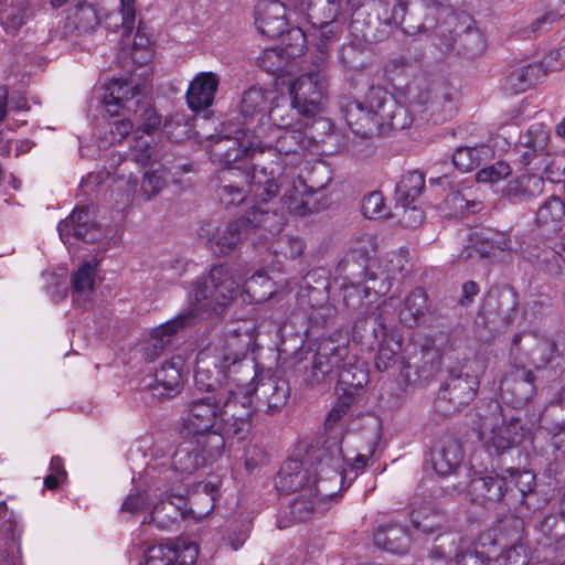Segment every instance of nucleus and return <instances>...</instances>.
I'll return each mask as SVG.
<instances>
[{
  "mask_svg": "<svg viewBox=\"0 0 565 565\" xmlns=\"http://www.w3.org/2000/svg\"><path fill=\"white\" fill-rule=\"evenodd\" d=\"M220 84L218 76L213 72L199 73L189 85L185 99L189 108L194 111L209 109L214 102Z\"/></svg>",
  "mask_w": 565,
  "mask_h": 565,
  "instance_id": "nucleus-27",
  "label": "nucleus"
},
{
  "mask_svg": "<svg viewBox=\"0 0 565 565\" xmlns=\"http://www.w3.org/2000/svg\"><path fill=\"white\" fill-rule=\"evenodd\" d=\"M526 258L537 270L552 277L562 275L565 269V256L552 246H529Z\"/></svg>",
  "mask_w": 565,
  "mask_h": 565,
  "instance_id": "nucleus-36",
  "label": "nucleus"
},
{
  "mask_svg": "<svg viewBox=\"0 0 565 565\" xmlns=\"http://www.w3.org/2000/svg\"><path fill=\"white\" fill-rule=\"evenodd\" d=\"M565 221V203L556 195L550 196L537 210L535 223L543 234L558 233Z\"/></svg>",
  "mask_w": 565,
  "mask_h": 565,
  "instance_id": "nucleus-37",
  "label": "nucleus"
},
{
  "mask_svg": "<svg viewBox=\"0 0 565 565\" xmlns=\"http://www.w3.org/2000/svg\"><path fill=\"white\" fill-rule=\"evenodd\" d=\"M457 19L459 22L451 31L454 35L449 49L458 56L468 60L481 56L486 51L487 42L481 31L476 28L475 19L465 12Z\"/></svg>",
  "mask_w": 565,
  "mask_h": 565,
  "instance_id": "nucleus-18",
  "label": "nucleus"
},
{
  "mask_svg": "<svg viewBox=\"0 0 565 565\" xmlns=\"http://www.w3.org/2000/svg\"><path fill=\"white\" fill-rule=\"evenodd\" d=\"M288 397L287 381L277 377L271 369L259 370L256 364L255 376L249 381V417L252 414L279 412L286 405Z\"/></svg>",
  "mask_w": 565,
  "mask_h": 565,
  "instance_id": "nucleus-11",
  "label": "nucleus"
},
{
  "mask_svg": "<svg viewBox=\"0 0 565 565\" xmlns=\"http://www.w3.org/2000/svg\"><path fill=\"white\" fill-rule=\"evenodd\" d=\"M500 391L502 397L509 398L515 406L529 403L536 391L532 371L524 366H514L501 380Z\"/></svg>",
  "mask_w": 565,
  "mask_h": 565,
  "instance_id": "nucleus-24",
  "label": "nucleus"
},
{
  "mask_svg": "<svg viewBox=\"0 0 565 565\" xmlns=\"http://www.w3.org/2000/svg\"><path fill=\"white\" fill-rule=\"evenodd\" d=\"M339 61L350 71L363 70L367 64L365 46L358 43L342 45L339 50Z\"/></svg>",
  "mask_w": 565,
  "mask_h": 565,
  "instance_id": "nucleus-57",
  "label": "nucleus"
},
{
  "mask_svg": "<svg viewBox=\"0 0 565 565\" xmlns=\"http://www.w3.org/2000/svg\"><path fill=\"white\" fill-rule=\"evenodd\" d=\"M467 499L475 505L487 510L499 507L515 510L519 513L534 510L530 499L534 495L535 475L525 469L509 467L501 473L473 471L469 473Z\"/></svg>",
  "mask_w": 565,
  "mask_h": 565,
  "instance_id": "nucleus-2",
  "label": "nucleus"
},
{
  "mask_svg": "<svg viewBox=\"0 0 565 565\" xmlns=\"http://www.w3.org/2000/svg\"><path fill=\"white\" fill-rule=\"evenodd\" d=\"M279 193L274 171L256 160L249 140V243H267L284 227L282 215L275 207Z\"/></svg>",
  "mask_w": 565,
  "mask_h": 565,
  "instance_id": "nucleus-4",
  "label": "nucleus"
},
{
  "mask_svg": "<svg viewBox=\"0 0 565 565\" xmlns=\"http://www.w3.org/2000/svg\"><path fill=\"white\" fill-rule=\"evenodd\" d=\"M511 174V167L504 161H497L493 164L480 169L476 174L478 182L494 183Z\"/></svg>",
  "mask_w": 565,
  "mask_h": 565,
  "instance_id": "nucleus-64",
  "label": "nucleus"
},
{
  "mask_svg": "<svg viewBox=\"0 0 565 565\" xmlns=\"http://www.w3.org/2000/svg\"><path fill=\"white\" fill-rule=\"evenodd\" d=\"M223 403L221 393L192 401L188 414L183 418L181 434L185 438L214 431L220 404Z\"/></svg>",
  "mask_w": 565,
  "mask_h": 565,
  "instance_id": "nucleus-17",
  "label": "nucleus"
},
{
  "mask_svg": "<svg viewBox=\"0 0 565 565\" xmlns=\"http://www.w3.org/2000/svg\"><path fill=\"white\" fill-rule=\"evenodd\" d=\"M167 184V180L161 171L149 170L143 174L140 193L145 200H151Z\"/></svg>",
  "mask_w": 565,
  "mask_h": 565,
  "instance_id": "nucleus-63",
  "label": "nucleus"
},
{
  "mask_svg": "<svg viewBox=\"0 0 565 565\" xmlns=\"http://www.w3.org/2000/svg\"><path fill=\"white\" fill-rule=\"evenodd\" d=\"M256 65L263 72L275 76L276 79H282L294 73L297 61L284 47H269L263 50L256 57Z\"/></svg>",
  "mask_w": 565,
  "mask_h": 565,
  "instance_id": "nucleus-34",
  "label": "nucleus"
},
{
  "mask_svg": "<svg viewBox=\"0 0 565 565\" xmlns=\"http://www.w3.org/2000/svg\"><path fill=\"white\" fill-rule=\"evenodd\" d=\"M288 3L303 14L312 28L333 24L343 7L339 0H288Z\"/></svg>",
  "mask_w": 565,
  "mask_h": 565,
  "instance_id": "nucleus-26",
  "label": "nucleus"
},
{
  "mask_svg": "<svg viewBox=\"0 0 565 565\" xmlns=\"http://www.w3.org/2000/svg\"><path fill=\"white\" fill-rule=\"evenodd\" d=\"M246 353H228L222 358L201 351L196 356L194 385L202 392H214L222 387V379H226L223 390L226 398L223 401L225 431L232 439L243 441L246 436L244 426L247 422V385L238 384L231 374L242 366Z\"/></svg>",
  "mask_w": 565,
  "mask_h": 565,
  "instance_id": "nucleus-1",
  "label": "nucleus"
},
{
  "mask_svg": "<svg viewBox=\"0 0 565 565\" xmlns=\"http://www.w3.org/2000/svg\"><path fill=\"white\" fill-rule=\"evenodd\" d=\"M546 76V70L541 62L529 63L507 71L503 88L510 94H520L534 86Z\"/></svg>",
  "mask_w": 565,
  "mask_h": 565,
  "instance_id": "nucleus-33",
  "label": "nucleus"
},
{
  "mask_svg": "<svg viewBox=\"0 0 565 565\" xmlns=\"http://www.w3.org/2000/svg\"><path fill=\"white\" fill-rule=\"evenodd\" d=\"M181 516H183V513L175 509L173 505L160 501L154 504L152 511L147 518H145L142 523H153L158 529L166 530L172 524H175Z\"/></svg>",
  "mask_w": 565,
  "mask_h": 565,
  "instance_id": "nucleus-53",
  "label": "nucleus"
},
{
  "mask_svg": "<svg viewBox=\"0 0 565 565\" xmlns=\"http://www.w3.org/2000/svg\"><path fill=\"white\" fill-rule=\"evenodd\" d=\"M544 186L542 177L525 173L509 180L502 190V196L513 204L527 203L540 196Z\"/></svg>",
  "mask_w": 565,
  "mask_h": 565,
  "instance_id": "nucleus-30",
  "label": "nucleus"
},
{
  "mask_svg": "<svg viewBox=\"0 0 565 565\" xmlns=\"http://www.w3.org/2000/svg\"><path fill=\"white\" fill-rule=\"evenodd\" d=\"M286 32L288 42L284 49L295 61H297V57L303 53L308 43V34L301 26L289 25Z\"/></svg>",
  "mask_w": 565,
  "mask_h": 565,
  "instance_id": "nucleus-62",
  "label": "nucleus"
},
{
  "mask_svg": "<svg viewBox=\"0 0 565 565\" xmlns=\"http://www.w3.org/2000/svg\"><path fill=\"white\" fill-rule=\"evenodd\" d=\"M409 518L413 527L424 534H434L441 529L443 515L429 508L413 510Z\"/></svg>",
  "mask_w": 565,
  "mask_h": 565,
  "instance_id": "nucleus-51",
  "label": "nucleus"
},
{
  "mask_svg": "<svg viewBox=\"0 0 565 565\" xmlns=\"http://www.w3.org/2000/svg\"><path fill=\"white\" fill-rule=\"evenodd\" d=\"M99 19L93 6L81 2L68 9L63 30L66 36H85L95 32Z\"/></svg>",
  "mask_w": 565,
  "mask_h": 565,
  "instance_id": "nucleus-32",
  "label": "nucleus"
},
{
  "mask_svg": "<svg viewBox=\"0 0 565 565\" xmlns=\"http://www.w3.org/2000/svg\"><path fill=\"white\" fill-rule=\"evenodd\" d=\"M340 108L349 128L365 139L406 129L414 119L409 108L380 85L369 88L364 102L345 99Z\"/></svg>",
  "mask_w": 565,
  "mask_h": 565,
  "instance_id": "nucleus-3",
  "label": "nucleus"
},
{
  "mask_svg": "<svg viewBox=\"0 0 565 565\" xmlns=\"http://www.w3.org/2000/svg\"><path fill=\"white\" fill-rule=\"evenodd\" d=\"M409 4L411 0H396L390 11V14L384 18L385 23L401 28V30L407 35H414L436 26L427 20L419 24L408 22L406 13L408 12Z\"/></svg>",
  "mask_w": 565,
  "mask_h": 565,
  "instance_id": "nucleus-48",
  "label": "nucleus"
},
{
  "mask_svg": "<svg viewBox=\"0 0 565 565\" xmlns=\"http://www.w3.org/2000/svg\"><path fill=\"white\" fill-rule=\"evenodd\" d=\"M456 95V89L448 83L433 84L418 92L413 106H422L420 111L427 114V120L443 124L452 118L457 111Z\"/></svg>",
  "mask_w": 565,
  "mask_h": 565,
  "instance_id": "nucleus-16",
  "label": "nucleus"
},
{
  "mask_svg": "<svg viewBox=\"0 0 565 565\" xmlns=\"http://www.w3.org/2000/svg\"><path fill=\"white\" fill-rule=\"evenodd\" d=\"M544 13L530 25L531 32L542 34L565 15V0H542Z\"/></svg>",
  "mask_w": 565,
  "mask_h": 565,
  "instance_id": "nucleus-50",
  "label": "nucleus"
},
{
  "mask_svg": "<svg viewBox=\"0 0 565 565\" xmlns=\"http://www.w3.org/2000/svg\"><path fill=\"white\" fill-rule=\"evenodd\" d=\"M379 350L374 358V364L377 371L384 372L394 366L397 361V355L402 350V344L393 339L387 340L384 338L377 341Z\"/></svg>",
  "mask_w": 565,
  "mask_h": 565,
  "instance_id": "nucleus-56",
  "label": "nucleus"
},
{
  "mask_svg": "<svg viewBox=\"0 0 565 565\" xmlns=\"http://www.w3.org/2000/svg\"><path fill=\"white\" fill-rule=\"evenodd\" d=\"M550 140V132L543 124H534L530 126L526 132L522 134L516 143V148H534V151L545 152Z\"/></svg>",
  "mask_w": 565,
  "mask_h": 565,
  "instance_id": "nucleus-55",
  "label": "nucleus"
},
{
  "mask_svg": "<svg viewBox=\"0 0 565 565\" xmlns=\"http://www.w3.org/2000/svg\"><path fill=\"white\" fill-rule=\"evenodd\" d=\"M376 238L372 234L363 233L353 237L350 248L344 256V264L352 259L369 263L371 256L376 252Z\"/></svg>",
  "mask_w": 565,
  "mask_h": 565,
  "instance_id": "nucleus-52",
  "label": "nucleus"
},
{
  "mask_svg": "<svg viewBox=\"0 0 565 565\" xmlns=\"http://www.w3.org/2000/svg\"><path fill=\"white\" fill-rule=\"evenodd\" d=\"M238 295V282L228 275L224 265L214 266L210 274L199 280L194 288V299L201 308L213 313L223 309Z\"/></svg>",
  "mask_w": 565,
  "mask_h": 565,
  "instance_id": "nucleus-13",
  "label": "nucleus"
},
{
  "mask_svg": "<svg viewBox=\"0 0 565 565\" xmlns=\"http://www.w3.org/2000/svg\"><path fill=\"white\" fill-rule=\"evenodd\" d=\"M245 137L246 129L244 125L232 121L223 122L221 132L216 137H211L214 143L211 145L210 154L224 163L231 174H234V171L237 170L242 173L243 179L247 181V143Z\"/></svg>",
  "mask_w": 565,
  "mask_h": 565,
  "instance_id": "nucleus-12",
  "label": "nucleus"
},
{
  "mask_svg": "<svg viewBox=\"0 0 565 565\" xmlns=\"http://www.w3.org/2000/svg\"><path fill=\"white\" fill-rule=\"evenodd\" d=\"M429 311V298L423 288H415L405 299L398 312L399 322L407 328H415L425 321Z\"/></svg>",
  "mask_w": 565,
  "mask_h": 565,
  "instance_id": "nucleus-38",
  "label": "nucleus"
},
{
  "mask_svg": "<svg viewBox=\"0 0 565 565\" xmlns=\"http://www.w3.org/2000/svg\"><path fill=\"white\" fill-rule=\"evenodd\" d=\"M465 457L460 438L449 431L440 435L430 451V460L435 472L441 477L455 473Z\"/></svg>",
  "mask_w": 565,
  "mask_h": 565,
  "instance_id": "nucleus-19",
  "label": "nucleus"
},
{
  "mask_svg": "<svg viewBox=\"0 0 565 565\" xmlns=\"http://www.w3.org/2000/svg\"><path fill=\"white\" fill-rule=\"evenodd\" d=\"M199 550L194 543H161L146 552V565H193Z\"/></svg>",
  "mask_w": 565,
  "mask_h": 565,
  "instance_id": "nucleus-23",
  "label": "nucleus"
},
{
  "mask_svg": "<svg viewBox=\"0 0 565 565\" xmlns=\"http://www.w3.org/2000/svg\"><path fill=\"white\" fill-rule=\"evenodd\" d=\"M493 151L489 146L458 147L452 154V163L460 172H470L486 163Z\"/></svg>",
  "mask_w": 565,
  "mask_h": 565,
  "instance_id": "nucleus-45",
  "label": "nucleus"
},
{
  "mask_svg": "<svg viewBox=\"0 0 565 565\" xmlns=\"http://www.w3.org/2000/svg\"><path fill=\"white\" fill-rule=\"evenodd\" d=\"M530 363L536 370L548 366L557 370L564 366L565 360L554 340L542 339L536 343L535 348L532 349Z\"/></svg>",
  "mask_w": 565,
  "mask_h": 565,
  "instance_id": "nucleus-42",
  "label": "nucleus"
},
{
  "mask_svg": "<svg viewBox=\"0 0 565 565\" xmlns=\"http://www.w3.org/2000/svg\"><path fill=\"white\" fill-rule=\"evenodd\" d=\"M254 23L258 32L266 38L282 36L289 26L287 6L279 0H263L254 11Z\"/></svg>",
  "mask_w": 565,
  "mask_h": 565,
  "instance_id": "nucleus-20",
  "label": "nucleus"
},
{
  "mask_svg": "<svg viewBox=\"0 0 565 565\" xmlns=\"http://www.w3.org/2000/svg\"><path fill=\"white\" fill-rule=\"evenodd\" d=\"M183 441L172 457V463L175 471L182 475H191L200 468L205 467L204 459H202L198 451V446L194 445L192 438Z\"/></svg>",
  "mask_w": 565,
  "mask_h": 565,
  "instance_id": "nucleus-47",
  "label": "nucleus"
},
{
  "mask_svg": "<svg viewBox=\"0 0 565 565\" xmlns=\"http://www.w3.org/2000/svg\"><path fill=\"white\" fill-rule=\"evenodd\" d=\"M508 518L509 515L499 521L497 530L482 532L478 537L475 550H489L491 551V556H493V554H495V546H503V541L505 540L508 533L511 530L510 527H508V530L503 532V535L501 534V525Z\"/></svg>",
  "mask_w": 565,
  "mask_h": 565,
  "instance_id": "nucleus-61",
  "label": "nucleus"
},
{
  "mask_svg": "<svg viewBox=\"0 0 565 565\" xmlns=\"http://www.w3.org/2000/svg\"><path fill=\"white\" fill-rule=\"evenodd\" d=\"M369 263L352 259L344 264V257L338 263L337 273L351 285L362 284L367 275Z\"/></svg>",
  "mask_w": 565,
  "mask_h": 565,
  "instance_id": "nucleus-58",
  "label": "nucleus"
},
{
  "mask_svg": "<svg viewBox=\"0 0 565 565\" xmlns=\"http://www.w3.org/2000/svg\"><path fill=\"white\" fill-rule=\"evenodd\" d=\"M71 284L74 297L86 291L92 292L94 287V267L88 262H85L72 275Z\"/></svg>",
  "mask_w": 565,
  "mask_h": 565,
  "instance_id": "nucleus-60",
  "label": "nucleus"
},
{
  "mask_svg": "<svg viewBox=\"0 0 565 565\" xmlns=\"http://www.w3.org/2000/svg\"><path fill=\"white\" fill-rule=\"evenodd\" d=\"M218 198L227 211L239 207L241 215H247V192L243 185L226 184L220 189Z\"/></svg>",
  "mask_w": 565,
  "mask_h": 565,
  "instance_id": "nucleus-54",
  "label": "nucleus"
},
{
  "mask_svg": "<svg viewBox=\"0 0 565 565\" xmlns=\"http://www.w3.org/2000/svg\"><path fill=\"white\" fill-rule=\"evenodd\" d=\"M425 189V174L419 171H409L402 175L396 184L395 199L396 203L404 209L416 207L413 205L420 196Z\"/></svg>",
  "mask_w": 565,
  "mask_h": 565,
  "instance_id": "nucleus-41",
  "label": "nucleus"
},
{
  "mask_svg": "<svg viewBox=\"0 0 565 565\" xmlns=\"http://www.w3.org/2000/svg\"><path fill=\"white\" fill-rule=\"evenodd\" d=\"M480 387V379L472 364L465 360L449 365L446 375L440 383L436 403L448 405L445 412L457 411L470 404L477 396Z\"/></svg>",
  "mask_w": 565,
  "mask_h": 565,
  "instance_id": "nucleus-9",
  "label": "nucleus"
},
{
  "mask_svg": "<svg viewBox=\"0 0 565 565\" xmlns=\"http://www.w3.org/2000/svg\"><path fill=\"white\" fill-rule=\"evenodd\" d=\"M318 511L320 512V508H318V502L313 498L312 489H305L291 500L288 507L280 511L277 527L282 530L294 523L306 522Z\"/></svg>",
  "mask_w": 565,
  "mask_h": 565,
  "instance_id": "nucleus-31",
  "label": "nucleus"
},
{
  "mask_svg": "<svg viewBox=\"0 0 565 565\" xmlns=\"http://www.w3.org/2000/svg\"><path fill=\"white\" fill-rule=\"evenodd\" d=\"M473 247L482 257L511 249V239L505 232L484 228L473 235Z\"/></svg>",
  "mask_w": 565,
  "mask_h": 565,
  "instance_id": "nucleus-43",
  "label": "nucleus"
},
{
  "mask_svg": "<svg viewBox=\"0 0 565 565\" xmlns=\"http://www.w3.org/2000/svg\"><path fill=\"white\" fill-rule=\"evenodd\" d=\"M393 302L394 298L391 297L377 307V312H372L367 317L356 319L352 328L353 340L373 345L377 341L387 338V318L385 313L388 312V308L393 306Z\"/></svg>",
  "mask_w": 565,
  "mask_h": 565,
  "instance_id": "nucleus-25",
  "label": "nucleus"
},
{
  "mask_svg": "<svg viewBox=\"0 0 565 565\" xmlns=\"http://www.w3.org/2000/svg\"><path fill=\"white\" fill-rule=\"evenodd\" d=\"M306 463L313 468L310 481L313 498L320 512H326L331 503L339 501L345 480L340 441L337 438L317 437L306 451Z\"/></svg>",
  "mask_w": 565,
  "mask_h": 565,
  "instance_id": "nucleus-5",
  "label": "nucleus"
},
{
  "mask_svg": "<svg viewBox=\"0 0 565 565\" xmlns=\"http://www.w3.org/2000/svg\"><path fill=\"white\" fill-rule=\"evenodd\" d=\"M310 33L313 41L315 54L311 64L315 68L324 70L329 60V50L340 39V30L333 24L312 28Z\"/></svg>",
  "mask_w": 565,
  "mask_h": 565,
  "instance_id": "nucleus-40",
  "label": "nucleus"
},
{
  "mask_svg": "<svg viewBox=\"0 0 565 565\" xmlns=\"http://www.w3.org/2000/svg\"><path fill=\"white\" fill-rule=\"evenodd\" d=\"M510 527L505 540L503 541V550L500 556H493L494 565H526L527 554L526 547L522 543V533L524 531L523 519L514 514L509 518L501 525V534Z\"/></svg>",
  "mask_w": 565,
  "mask_h": 565,
  "instance_id": "nucleus-21",
  "label": "nucleus"
},
{
  "mask_svg": "<svg viewBox=\"0 0 565 565\" xmlns=\"http://www.w3.org/2000/svg\"><path fill=\"white\" fill-rule=\"evenodd\" d=\"M324 70L301 74L290 85L291 104L299 114L310 117L321 107L327 92V77Z\"/></svg>",
  "mask_w": 565,
  "mask_h": 565,
  "instance_id": "nucleus-14",
  "label": "nucleus"
},
{
  "mask_svg": "<svg viewBox=\"0 0 565 565\" xmlns=\"http://www.w3.org/2000/svg\"><path fill=\"white\" fill-rule=\"evenodd\" d=\"M162 131L169 140L180 142L188 138L190 127L184 115L174 114L166 118Z\"/></svg>",
  "mask_w": 565,
  "mask_h": 565,
  "instance_id": "nucleus-59",
  "label": "nucleus"
},
{
  "mask_svg": "<svg viewBox=\"0 0 565 565\" xmlns=\"http://www.w3.org/2000/svg\"><path fill=\"white\" fill-rule=\"evenodd\" d=\"M479 418L480 428L483 431L492 433V446L499 455L520 446L527 439L532 441L533 437L530 428L520 418L512 416L505 422L502 407L498 401H490L488 403V414L479 413Z\"/></svg>",
  "mask_w": 565,
  "mask_h": 565,
  "instance_id": "nucleus-10",
  "label": "nucleus"
},
{
  "mask_svg": "<svg viewBox=\"0 0 565 565\" xmlns=\"http://www.w3.org/2000/svg\"><path fill=\"white\" fill-rule=\"evenodd\" d=\"M461 537L457 532L448 531L439 533L429 552V556L436 562H450L455 564L457 556L463 553L460 550Z\"/></svg>",
  "mask_w": 565,
  "mask_h": 565,
  "instance_id": "nucleus-46",
  "label": "nucleus"
},
{
  "mask_svg": "<svg viewBox=\"0 0 565 565\" xmlns=\"http://www.w3.org/2000/svg\"><path fill=\"white\" fill-rule=\"evenodd\" d=\"M198 235L204 239L214 255L223 256L241 249L247 235V216L239 215L224 227L211 223L200 226Z\"/></svg>",
  "mask_w": 565,
  "mask_h": 565,
  "instance_id": "nucleus-15",
  "label": "nucleus"
},
{
  "mask_svg": "<svg viewBox=\"0 0 565 565\" xmlns=\"http://www.w3.org/2000/svg\"><path fill=\"white\" fill-rule=\"evenodd\" d=\"M104 105L108 114L132 115L136 130L148 135L162 128L161 116L146 99L143 88L130 81L114 79L107 86Z\"/></svg>",
  "mask_w": 565,
  "mask_h": 565,
  "instance_id": "nucleus-6",
  "label": "nucleus"
},
{
  "mask_svg": "<svg viewBox=\"0 0 565 565\" xmlns=\"http://www.w3.org/2000/svg\"><path fill=\"white\" fill-rule=\"evenodd\" d=\"M312 471L313 468H310V466L306 463V458L303 461L298 459H288L278 471L276 488L278 491L284 493L311 489L310 481Z\"/></svg>",
  "mask_w": 565,
  "mask_h": 565,
  "instance_id": "nucleus-28",
  "label": "nucleus"
},
{
  "mask_svg": "<svg viewBox=\"0 0 565 565\" xmlns=\"http://www.w3.org/2000/svg\"><path fill=\"white\" fill-rule=\"evenodd\" d=\"M198 446L205 466L215 462L222 455L225 447V438L216 430L191 437Z\"/></svg>",
  "mask_w": 565,
  "mask_h": 565,
  "instance_id": "nucleus-49",
  "label": "nucleus"
},
{
  "mask_svg": "<svg viewBox=\"0 0 565 565\" xmlns=\"http://www.w3.org/2000/svg\"><path fill=\"white\" fill-rule=\"evenodd\" d=\"M349 355V347L340 345L332 339H323L302 350L294 364V372L301 376L306 385H316L326 381L341 369Z\"/></svg>",
  "mask_w": 565,
  "mask_h": 565,
  "instance_id": "nucleus-7",
  "label": "nucleus"
},
{
  "mask_svg": "<svg viewBox=\"0 0 565 565\" xmlns=\"http://www.w3.org/2000/svg\"><path fill=\"white\" fill-rule=\"evenodd\" d=\"M369 383V372L359 363H348L345 360L338 371V390L350 394L353 398L359 390Z\"/></svg>",
  "mask_w": 565,
  "mask_h": 565,
  "instance_id": "nucleus-44",
  "label": "nucleus"
},
{
  "mask_svg": "<svg viewBox=\"0 0 565 565\" xmlns=\"http://www.w3.org/2000/svg\"><path fill=\"white\" fill-rule=\"evenodd\" d=\"M57 231L63 241L70 236L88 243L97 239L96 224L90 217L88 206L76 207L68 217L57 224Z\"/></svg>",
  "mask_w": 565,
  "mask_h": 565,
  "instance_id": "nucleus-29",
  "label": "nucleus"
},
{
  "mask_svg": "<svg viewBox=\"0 0 565 565\" xmlns=\"http://www.w3.org/2000/svg\"><path fill=\"white\" fill-rule=\"evenodd\" d=\"M195 316L193 311L182 313L171 319L170 321L161 324L152 331L153 343L146 349L147 358L158 355L168 344H170L172 337L181 329L192 324Z\"/></svg>",
  "mask_w": 565,
  "mask_h": 565,
  "instance_id": "nucleus-39",
  "label": "nucleus"
},
{
  "mask_svg": "<svg viewBox=\"0 0 565 565\" xmlns=\"http://www.w3.org/2000/svg\"><path fill=\"white\" fill-rule=\"evenodd\" d=\"M182 361L172 359L166 361L154 372V380L147 385L146 393L150 394L151 402H164L175 397L182 390Z\"/></svg>",
  "mask_w": 565,
  "mask_h": 565,
  "instance_id": "nucleus-22",
  "label": "nucleus"
},
{
  "mask_svg": "<svg viewBox=\"0 0 565 565\" xmlns=\"http://www.w3.org/2000/svg\"><path fill=\"white\" fill-rule=\"evenodd\" d=\"M373 541L376 547L392 554H405L411 546L407 530L394 523L380 525L373 534Z\"/></svg>",
  "mask_w": 565,
  "mask_h": 565,
  "instance_id": "nucleus-35",
  "label": "nucleus"
},
{
  "mask_svg": "<svg viewBox=\"0 0 565 565\" xmlns=\"http://www.w3.org/2000/svg\"><path fill=\"white\" fill-rule=\"evenodd\" d=\"M443 353L433 338L407 345L401 359V376L407 385L428 384L441 367Z\"/></svg>",
  "mask_w": 565,
  "mask_h": 565,
  "instance_id": "nucleus-8",
  "label": "nucleus"
}]
</instances>
